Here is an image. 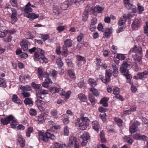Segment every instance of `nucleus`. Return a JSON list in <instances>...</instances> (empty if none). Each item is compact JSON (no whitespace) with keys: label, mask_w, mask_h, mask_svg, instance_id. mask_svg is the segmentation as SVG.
I'll use <instances>...</instances> for the list:
<instances>
[{"label":"nucleus","mask_w":148,"mask_h":148,"mask_svg":"<svg viewBox=\"0 0 148 148\" xmlns=\"http://www.w3.org/2000/svg\"><path fill=\"white\" fill-rule=\"evenodd\" d=\"M89 120L87 117L81 116L77 119L76 125H78V129L80 130H85L87 126L89 125Z\"/></svg>","instance_id":"1"},{"label":"nucleus","mask_w":148,"mask_h":148,"mask_svg":"<svg viewBox=\"0 0 148 148\" xmlns=\"http://www.w3.org/2000/svg\"><path fill=\"white\" fill-rule=\"evenodd\" d=\"M1 121L3 125H7L11 121L10 126L11 128H15L17 125L18 123L16 120L12 115H10L7 117L1 119Z\"/></svg>","instance_id":"2"},{"label":"nucleus","mask_w":148,"mask_h":148,"mask_svg":"<svg viewBox=\"0 0 148 148\" xmlns=\"http://www.w3.org/2000/svg\"><path fill=\"white\" fill-rule=\"evenodd\" d=\"M39 136L40 138L45 142H47L48 139L53 140L56 138L55 136L53 134L48 132H47L45 135L43 133H41L39 134Z\"/></svg>","instance_id":"3"},{"label":"nucleus","mask_w":148,"mask_h":148,"mask_svg":"<svg viewBox=\"0 0 148 148\" xmlns=\"http://www.w3.org/2000/svg\"><path fill=\"white\" fill-rule=\"evenodd\" d=\"M67 146L70 148L74 147L75 148H79V145L77 142L76 137L71 136L69 137Z\"/></svg>","instance_id":"4"},{"label":"nucleus","mask_w":148,"mask_h":148,"mask_svg":"<svg viewBox=\"0 0 148 148\" xmlns=\"http://www.w3.org/2000/svg\"><path fill=\"white\" fill-rule=\"evenodd\" d=\"M132 17V16L130 14H124L123 16L121 17L119 20L118 24L119 26H122L125 24L127 19H130Z\"/></svg>","instance_id":"5"},{"label":"nucleus","mask_w":148,"mask_h":148,"mask_svg":"<svg viewBox=\"0 0 148 148\" xmlns=\"http://www.w3.org/2000/svg\"><path fill=\"white\" fill-rule=\"evenodd\" d=\"M142 54L133 53L132 54V57L135 62L140 64L142 63Z\"/></svg>","instance_id":"6"},{"label":"nucleus","mask_w":148,"mask_h":148,"mask_svg":"<svg viewBox=\"0 0 148 148\" xmlns=\"http://www.w3.org/2000/svg\"><path fill=\"white\" fill-rule=\"evenodd\" d=\"M129 52L130 54L135 52L134 53L143 54L142 49L140 46L137 47L136 45H135L131 49Z\"/></svg>","instance_id":"7"},{"label":"nucleus","mask_w":148,"mask_h":148,"mask_svg":"<svg viewBox=\"0 0 148 148\" xmlns=\"http://www.w3.org/2000/svg\"><path fill=\"white\" fill-rule=\"evenodd\" d=\"M130 66V65L127 62H123L120 68V71L122 73H126L129 71L127 69Z\"/></svg>","instance_id":"8"},{"label":"nucleus","mask_w":148,"mask_h":148,"mask_svg":"<svg viewBox=\"0 0 148 148\" xmlns=\"http://www.w3.org/2000/svg\"><path fill=\"white\" fill-rule=\"evenodd\" d=\"M12 14L11 15V23L12 24L14 23L17 20V18L16 17L17 11L16 9L14 8L11 9Z\"/></svg>","instance_id":"9"},{"label":"nucleus","mask_w":148,"mask_h":148,"mask_svg":"<svg viewBox=\"0 0 148 148\" xmlns=\"http://www.w3.org/2000/svg\"><path fill=\"white\" fill-rule=\"evenodd\" d=\"M112 70L109 69L106 70L105 79L103 80L104 83L106 84L110 82V77L112 75Z\"/></svg>","instance_id":"10"},{"label":"nucleus","mask_w":148,"mask_h":148,"mask_svg":"<svg viewBox=\"0 0 148 148\" xmlns=\"http://www.w3.org/2000/svg\"><path fill=\"white\" fill-rule=\"evenodd\" d=\"M29 44V43L28 40L25 39L23 40L20 43L21 48L23 51L27 50L28 45Z\"/></svg>","instance_id":"11"},{"label":"nucleus","mask_w":148,"mask_h":148,"mask_svg":"<svg viewBox=\"0 0 148 148\" xmlns=\"http://www.w3.org/2000/svg\"><path fill=\"white\" fill-rule=\"evenodd\" d=\"M37 51L35 52L34 56V60L35 61L39 60L40 58V55L42 53L41 51H43V50L40 48H37Z\"/></svg>","instance_id":"12"},{"label":"nucleus","mask_w":148,"mask_h":148,"mask_svg":"<svg viewBox=\"0 0 148 148\" xmlns=\"http://www.w3.org/2000/svg\"><path fill=\"white\" fill-rule=\"evenodd\" d=\"M103 8L100 7L99 5H97L94 8H92L91 10L92 13L93 14H95L96 13H100L103 10Z\"/></svg>","instance_id":"13"},{"label":"nucleus","mask_w":148,"mask_h":148,"mask_svg":"<svg viewBox=\"0 0 148 148\" xmlns=\"http://www.w3.org/2000/svg\"><path fill=\"white\" fill-rule=\"evenodd\" d=\"M140 21L138 19H135L132 25V28L134 30H137L140 27Z\"/></svg>","instance_id":"14"},{"label":"nucleus","mask_w":148,"mask_h":148,"mask_svg":"<svg viewBox=\"0 0 148 148\" xmlns=\"http://www.w3.org/2000/svg\"><path fill=\"white\" fill-rule=\"evenodd\" d=\"M12 101L15 103L18 104H22V102L21 100L19 99L17 95H13L12 97Z\"/></svg>","instance_id":"15"},{"label":"nucleus","mask_w":148,"mask_h":148,"mask_svg":"<svg viewBox=\"0 0 148 148\" xmlns=\"http://www.w3.org/2000/svg\"><path fill=\"white\" fill-rule=\"evenodd\" d=\"M45 115L43 114H40L38 116L36 120L37 123L39 124H41L44 122L45 121Z\"/></svg>","instance_id":"16"},{"label":"nucleus","mask_w":148,"mask_h":148,"mask_svg":"<svg viewBox=\"0 0 148 148\" xmlns=\"http://www.w3.org/2000/svg\"><path fill=\"white\" fill-rule=\"evenodd\" d=\"M31 79V75L28 74H25L24 76L21 75L19 77L20 81L23 83H24L26 80H29Z\"/></svg>","instance_id":"17"},{"label":"nucleus","mask_w":148,"mask_h":148,"mask_svg":"<svg viewBox=\"0 0 148 148\" xmlns=\"http://www.w3.org/2000/svg\"><path fill=\"white\" fill-rule=\"evenodd\" d=\"M42 53L40 55V59L41 60H40V62L42 63L43 62H45V63H47L48 61V59L46 58L44 54V51H41Z\"/></svg>","instance_id":"18"},{"label":"nucleus","mask_w":148,"mask_h":148,"mask_svg":"<svg viewBox=\"0 0 148 148\" xmlns=\"http://www.w3.org/2000/svg\"><path fill=\"white\" fill-rule=\"evenodd\" d=\"M3 27H1L0 28V37L3 38L5 37L7 35L8 33V30L3 29Z\"/></svg>","instance_id":"19"},{"label":"nucleus","mask_w":148,"mask_h":148,"mask_svg":"<svg viewBox=\"0 0 148 148\" xmlns=\"http://www.w3.org/2000/svg\"><path fill=\"white\" fill-rule=\"evenodd\" d=\"M130 0H124L125 7L128 9L130 10L133 8L134 5L130 3Z\"/></svg>","instance_id":"20"},{"label":"nucleus","mask_w":148,"mask_h":148,"mask_svg":"<svg viewBox=\"0 0 148 148\" xmlns=\"http://www.w3.org/2000/svg\"><path fill=\"white\" fill-rule=\"evenodd\" d=\"M25 104L26 105L32 106L33 104V101L32 99L30 98H27L24 100Z\"/></svg>","instance_id":"21"},{"label":"nucleus","mask_w":148,"mask_h":148,"mask_svg":"<svg viewBox=\"0 0 148 148\" xmlns=\"http://www.w3.org/2000/svg\"><path fill=\"white\" fill-rule=\"evenodd\" d=\"M20 88L23 91V92L28 91L31 90V87L28 85H26L25 86H20Z\"/></svg>","instance_id":"22"},{"label":"nucleus","mask_w":148,"mask_h":148,"mask_svg":"<svg viewBox=\"0 0 148 148\" xmlns=\"http://www.w3.org/2000/svg\"><path fill=\"white\" fill-rule=\"evenodd\" d=\"M39 15L38 14H36L34 13H29L28 14V15L27 17L29 18V19L31 20L34 19L35 18H38Z\"/></svg>","instance_id":"23"},{"label":"nucleus","mask_w":148,"mask_h":148,"mask_svg":"<svg viewBox=\"0 0 148 148\" xmlns=\"http://www.w3.org/2000/svg\"><path fill=\"white\" fill-rule=\"evenodd\" d=\"M89 9L88 8H86L83 14V20L84 21H86L88 17V13L89 12Z\"/></svg>","instance_id":"24"},{"label":"nucleus","mask_w":148,"mask_h":148,"mask_svg":"<svg viewBox=\"0 0 148 148\" xmlns=\"http://www.w3.org/2000/svg\"><path fill=\"white\" fill-rule=\"evenodd\" d=\"M31 3L29 2L25 6L24 9V11L27 13H28L29 12L32 11V9L31 8Z\"/></svg>","instance_id":"25"},{"label":"nucleus","mask_w":148,"mask_h":148,"mask_svg":"<svg viewBox=\"0 0 148 148\" xmlns=\"http://www.w3.org/2000/svg\"><path fill=\"white\" fill-rule=\"evenodd\" d=\"M108 100V98L107 97H104L101 100L100 103L102 104L103 106L104 107H107L108 106L107 101Z\"/></svg>","instance_id":"26"},{"label":"nucleus","mask_w":148,"mask_h":148,"mask_svg":"<svg viewBox=\"0 0 148 148\" xmlns=\"http://www.w3.org/2000/svg\"><path fill=\"white\" fill-rule=\"evenodd\" d=\"M67 74L71 78H75V76L74 71L72 69L68 70L67 71Z\"/></svg>","instance_id":"27"},{"label":"nucleus","mask_w":148,"mask_h":148,"mask_svg":"<svg viewBox=\"0 0 148 148\" xmlns=\"http://www.w3.org/2000/svg\"><path fill=\"white\" fill-rule=\"evenodd\" d=\"M112 66L113 69V75L114 77H116L118 75V68L114 64H112Z\"/></svg>","instance_id":"28"},{"label":"nucleus","mask_w":148,"mask_h":148,"mask_svg":"<svg viewBox=\"0 0 148 148\" xmlns=\"http://www.w3.org/2000/svg\"><path fill=\"white\" fill-rule=\"evenodd\" d=\"M72 41L70 39H67L65 40L64 41V45L68 47H71L72 45Z\"/></svg>","instance_id":"29"},{"label":"nucleus","mask_w":148,"mask_h":148,"mask_svg":"<svg viewBox=\"0 0 148 148\" xmlns=\"http://www.w3.org/2000/svg\"><path fill=\"white\" fill-rule=\"evenodd\" d=\"M138 128H137L133 125L129 127V132L131 133H134L138 131Z\"/></svg>","instance_id":"30"},{"label":"nucleus","mask_w":148,"mask_h":148,"mask_svg":"<svg viewBox=\"0 0 148 148\" xmlns=\"http://www.w3.org/2000/svg\"><path fill=\"white\" fill-rule=\"evenodd\" d=\"M89 134L87 132H84L80 136V138L83 140H88L90 138Z\"/></svg>","instance_id":"31"},{"label":"nucleus","mask_w":148,"mask_h":148,"mask_svg":"<svg viewBox=\"0 0 148 148\" xmlns=\"http://www.w3.org/2000/svg\"><path fill=\"white\" fill-rule=\"evenodd\" d=\"M79 98L80 99L81 101L85 102L87 101V99L86 96L82 94H79L78 95Z\"/></svg>","instance_id":"32"},{"label":"nucleus","mask_w":148,"mask_h":148,"mask_svg":"<svg viewBox=\"0 0 148 148\" xmlns=\"http://www.w3.org/2000/svg\"><path fill=\"white\" fill-rule=\"evenodd\" d=\"M123 75L125 76L127 79V82L129 83L130 82V80L132 78V76L131 74H129V71L126 73H122Z\"/></svg>","instance_id":"33"},{"label":"nucleus","mask_w":148,"mask_h":148,"mask_svg":"<svg viewBox=\"0 0 148 148\" xmlns=\"http://www.w3.org/2000/svg\"><path fill=\"white\" fill-rule=\"evenodd\" d=\"M112 33V30L111 29H107L105 32V36L106 38H108L110 37V35Z\"/></svg>","instance_id":"34"},{"label":"nucleus","mask_w":148,"mask_h":148,"mask_svg":"<svg viewBox=\"0 0 148 148\" xmlns=\"http://www.w3.org/2000/svg\"><path fill=\"white\" fill-rule=\"evenodd\" d=\"M68 2L65 1L61 5V9L64 10H65L69 7L68 4Z\"/></svg>","instance_id":"35"},{"label":"nucleus","mask_w":148,"mask_h":148,"mask_svg":"<svg viewBox=\"0 0 148 148\" xmlns=\"http://www.w3.org/2000/svg\"><path fill=\"white\" fill-rule=\"evenodd\" d=\"M50 92L53 93H58L59 91V89L56 87H51L50 88Z\"/></svg>","instance_id":"36"},{"label":"nucleus","mask_w":148,"mask_h":148,"mask_svg":"<svg viewBox=\"0 0 148 148\" xmlns=\"http://www.w3.org/2000/svg\"><path fill=\"white\" fill-rule=\"evenodd\" d=\"M88 81L89 84L92 87H94L97 85L96 81L93 79L90 78Z\"/></svg>","instance_id":"37"},{"label":"nucleus","mask_w":148,"mask_h":148,"mask_svg":"<svg viewBox=\"0 0 148 148\" xmlns=\"http://www.w3.org/2000/svg\"><path fill=\"white\" fill-rule=\"evenodd\" d=\"M56 63L59 68L61 67L63 65V63L60 58H58L56 60Z\"/></svg>","instance_id":"38"},{"label":"nucleus","mask_w":148,"mask_h":148,"mask_svg":"<svg viewBox=\"0 0 148 148\" xmlns=\"http://www.w3.org/2000/svg\"><path fill=\"white\" fill-rule=\"evenodd\" d=\"M114 119L115 121L118 123V125L119 127L122 126V123L123 121L121 119L118 118H115Z\"/></svg>","instance_id":"39"},{"label":"nucleus","mask_w":148,"mask_h":148,"mask_svg":"<svg viewBox=\"0 0 148 148\" xmlns=\"http://www.w3.org/2000/svg\"><path fill=\"white\" fill-rule=\"evenodd\" d=\"M90 90L92 92L93 94L96 96H98L99 95V93L97 90L94 88H90Z\"/></svg>","instance_id":"40"},{"label":"nucleus","mask_w":148,"mask_h":148,"mask_svg":"<svg viewBox=\"0 0 148 148\" xmlns=\"http://www.w3.org/2000/svg\"><path fill=\"white\" fill-rule=\"evenodd\" d=\"M137 9L138 11V13L141 14L142 13V12L144 10V8L143 6H141L140 5V4L139 3H137Z\"/></svg>","instance_id":"41"},{"label":"nucleus","mask_w":148,"mask_h":148,"mask_svg":"<svg viewBox=\"0 0 148 148\" xmlns=\"http://www.w3.org/2000/svg\"><path fill=\"white\" fill-rule=\"evenodd\" d=\"M18 141L21 144L22 147H23L25 145V141L24 139L21 137H19L18 139Z\"/></svg>","instance_id":"42"},{"label":"nucleus","mask_w":148,"mask_h":148,"mask_svg":"<svg viewBox=\"0 0 148 148\" xmlns=\"http://www.w3.org/2000/svg\"><path fill=\"white\" fill-rule=\"evenodd\" d=\"M50 114L52 116L56 118L58 114V111L56 109H53L50 111Z\"/></svg>","instance_id":"43"},{"label":"nucleus","mask_w":148,"mask_h":148,"mask_svg":"<svg viewBox=\"0 0 148 148\" xmlns=\"http://www.w3.org/2000/svg\"><path fill=\"white\" fill-rule=\"evenodd\" d=\"M43 73L42 69L40 68H38V75L40 80H42V75H43Z\"/></svg>","instance_id":"44"},{"label":"nucleus","mask_w":148,"mask_h":148,"mask_svg":"<svg viewBox=\"0 0 148 148\" xmlns=\"http://www.w3.org/2000/svg\"><path fill=\"white\" fill-rule=\"evenodd\" d=\"M31 86L35 88L39 89L41 86L40 84H36L34 82H32L31 83Z\"/></svg>","instance_id":"45"},{"label":"nucleus","mask_w":148,"mask_h":148,"mask_svg":"<svg viewBox=\"0 0 148 148\" xmlns=\"http://www.w3.org/2000/svg\"><path fill=\"white\" fill-rule=\"evenodd\" d=\"M41 38L45 41L49 38V36L48 34H42L41 35Z\"/></svg>","instance_id":"46"},{"label":"nucleus","mask_w":148,"mask_h":148,"mask_svg":"<svg viewBox=\"0 0 148 148\" xmlns=\"http://www.w3.org/2000/svg\"><path fill=\"white\" fill-rule=\"evenodd\" d=\"M32 128H29L26 132V136L28 137H29L30 136V134L32 132Z\"/></svg>","instance_id":"47"},{"label":"nucleus","mask_w":148,"mask_h":148,"mask_svg":"<svg viewBox=\"0 0 148 148\" xmlns=\"http://www.w3.org/2000/svg\"><path fill=\"white\" fill-rule=\"evenodd\" d=\"M12 36L10 35L8 36L7 38L3 39V40L5 42H8L12 40Z\"/></svg>","instance_id":"48"},{"label":"nucleus","mask_w":148,"mask_h":148,"mask_svg":"<svg viewBox=\"0 0 148 148\" xmlns=\"http://www.w3.org/2000/svg\"><path fill=\"white\" fill-rule=\"evenodd\" d=\"M66 46H64L62 47V52L63 55L64 56H67V48Z\"/></svg>","instance_id":"49"},{"label":"nucleus","mask_w":148,"mask_h":148,"mask_svg":"<svg viewBox=\"0 0 148 148\" xmlns=\"http://www.w3.org/2000/svg\"><path fill=\"white\" fill-rule=\"evenodd\" d=\"M60 10L57 7H54L53 8V12L56 15H58L60 13Z\"/></svg>","instance_id":"50"},{"label":"nucleus","mask_w":148,"mask_h":148,"mask_svg":"<svg viewBox=\"0 0 148 148\" xmlns=\"http://www.w3.org/2000/svg\"><path fill=\"white\" fill-rule=\"evenodd\" d=\"M124 139L125 140H127V142L130 144H132L133 142V140L132 139L130 138L129 136H125L124 137Z\"/></svg>","instance_id":"51"},{"label":"nucleus","mask_w":148,"mask_h":148,"mask_svg":"<svg viewBox=\"0 0 148 148\" xmlns=\"http://www.w3.org/2000/svg\"><path fill=\"white\" fill-rule=\"evenodd\" d=\"M88 99L92 105H94L95 104V99L93 98V97L92 96H91L90 95H88Z\"/></svg>","instance_id":"52"},{"label":"nucleus","mask_w":148,"mask_h":148,"mask_svg":"<svg viewBox=\"0 0 148 148\" xmlns=\"http://www.w3.org/2000/svg\"><path fill=\"white\" fill-rule=\"evenodd\" d=\"M11 3L14 7H17V0H10Z\"/></svg>","instance_id":"53"},{"label":"nucleus","mask_w":148,"mask_h":148,"mask_svg":"<svg viewBox=\"0 0 148 148\" xmlns=\"http://www.w3.org/2000/svg\"><path fill=\"white\" fill-rule=\"evenodd\" d=\"M29 112L30 114L32 116H34L36 114V111L34 109H30Z\"/></svg>","instance_id":"54"},{"label":"nucleus","mask_w":148,"mask_h":148,"mask_svg":"<svg viewBox=\"0 0 148 148\" xmlns=\"http://www.w3.org/2000/svg\"><path fill=\"white\" fill-rule=\"evenodd\" d=\"M57 74V72L55 70H52L49 72V74L52 75L53 77H55Z\"/></svg>","instance_id":"55"},{"label":"nucleus","mask_w":148,"mask_h":148,"mask_svg":"<svg viewBox=\"0 0 148 148\" xmlns=\"http://www.w3.org/2000/svg\"><path fill=\"white\" fill-rule=\"evenodd\" d=\"M64 117V119L63 120V122L65 124H67L69 122V117L67 116H65Z\"/></svg>","instance_id":"56"},{"label":"nucleus","mask_w":148,"mask_h":148,"mask_svg":"<svg viewBox=\"0 0 148 148\" xmlns=\"http://www.w3.org/2000/svg\"><path fill=\"white\" fill-rule=\"evenodd\" d=\"M140 135L139 134H136L133 135V137L135 139L140 140Z\"/></svg>","instance_id":"57"},{"label":"nucleus","mask_w":148,"mask_h":148,"mask_svg":"<svg viewBox=\"0 0 148 148\" xmlns=\"http://www.w3.org/2000/svg\"><path fill=\"white\" fill-rule=\"evenodd\" d=\"M71 92L70 91H68L66 92L64 95L65 99H67L69 98L70 96Z\"/></svg>","instance_id":"58"},{"label":"nucleus","mask_w":148,"mask_h":148,"mask_svg":"<svg viewBox=\"0 0 148 148\" xmlns=\"http://www.w3.org/2000/svg\"><path fill=\"white\" fill-rule=\"evenodd\" d=\"M117 58L119 60H123L125 58V56L124 54H119L117 56Z\"/></svg>","instance_id":"59"},{"label":"nucleus","mask_w":148,"mask_h":148,"mask_svg":"<svg viewBox=\"0 0 148 148\" xmlns=\"http://www.w3.org/2000/svg\"><path fill=\"white\" fill-rule=\"evenodd\" d=\"M146 25L144 27V33L145 34L148 33V21L146 22Z\"/></svg>","instance_id":"60"},{"label":"nucleus","mask_w":148,"mask_h":148,"mask_svg":"<svg viewBox=\"0 0 148 148\" xmlns=\"http://www.w3.org/2000/svg\"><path fill=\"white\" fill-rule=\"evenodd\" d=\"M69 133V130L67 126L65 127L64 130V135H68Z\"/></svg>","instance_id":"61"},{"label":"nucleus","mask_w":148,"mask_h":148,"mask_svg":"<svg viewBox=\"0 0 148 148\" xmlns=\"http://www.w3.org/2000/svg\"><path fill=\"white\" fill-rule=\"evenodd\" d=\"M66 62L68 66L70 67H73V64L71 61H69L68 60H66Z\"/></svg>","instance_id":"62"},{"label":"nucleus","mask_w":148,"mask_h":148,"mask_svg":"<svg viewBox=\"0 0 148 148\" xmlns=\"http://www.w3.org/2000/svg\"><path fill=\"white\" fill-rule=\"evenodd\" d=\"M96 28V25L90 24V29L92 32L95 31Z\"/></svg>","instance_id":"63"},{"label":"nucleus","mask_w":148,"mask_h":148,"mask_svg":"<svg viewBox=\"0 0 148 148\" xmlns=\"http://www.w3.org/2000/svg\"><path fill=\"white\" fill-rule=\"evenodd\" d=\"M115 97L117 99H118L120 100L123 101L124 100V99L123 98V97L121 96L119 94H115Z\"/></svg>","instance_id":"64"}]
</instances>
